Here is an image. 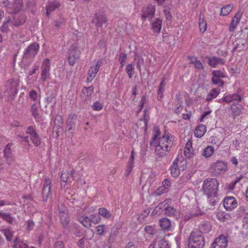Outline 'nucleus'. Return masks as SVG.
<instances>
[{
    "label": "nucleus",
    "mask_w": 248,
    "mask_h": 248,
    "mask_svg": "<svg viewBox=\"0 0 248 248\" xmlns=\"http://www.w3.org/2000/svg\"><path fill=\"white\" fill-rule=\"evenodd\" d=\"M209 170L214 176L217 177L224 174L228 169L227 163L217 160L210 165Z\"/></svg>",
    "instance_id": "39448f33"
},
{
    "label": "nucleus",
    "mask_w": 248,
    "mask_h": 248,
    "mask_svg": "<svg viewBox=\"0 0 248 248\" xmlns=\"http://www.w3.org/2000/svg\"><path fill=\"white\" fill-rule=\"evenodd\" d=\"M61 223L62 227L67 228L69 223V219L67 213L65 211H59Z\"/></svg>",
    "instance_id": "b1692460"
},
{
    "label": "nucleus",
    "mask_w": 248,
    "mask_h": 248,
    "mask_svg": "<svg viewBox=\"0 0 248 248\" xmlns=\"http://www.w3.org/2000/svg\"><path fill=\"white\" fill-rule=\"evenodd\" d=\"M159 225L161 228L164 230L169 231L171 227V223L168 218L163 217L160 219Z\"/></svg>",
    "instance_id": "72a5a7b5"
},
{
    "label": "nucleus",
    "mask_w": 248,
    "mask_h": 248,
    "mask_svg": "<svg viewBox=\"0 0 248 248\" xmlns=\"http://www.w3.org/2000/svg\"><path fill=\"white\" fill-rule=\"evenodd\" d=\"M175 159H178V167L179 169L183 171L186 169L187 161L186 160L183 158L182 157H177Z\"/></svg>",
    "instance_id": "37998d69"
},
{
    "label": "nucleus",
    "mask_w": 248,
    "mask_h": 248,
    "mask_svg": "<svg viewBox=\"0 0 248 248\" xmlns=\"http://www.w3.org/2000/svg\"><path fill=\"white\" fill-rule=\"evenodd\" d=\"M26 132L30 135V140L34 146L38 147L41 144V139L38 134L35 126L32 125L28 126Z\"/></svg>",
    "instance_id": "9d476101"
},
{
    "label": "nucleus",
    "mask_w": 248,
    "mask_h": 248,
    "mask_svg": "<svg viewBox=\"0 0 248 248\" xmlns=\"http://www.w3.org/2000/svg\"><path fill=\"white\" fill-rule=\"evenodd\" d=\"M214 152V148L212 146H207L203 151L202 155L205 158L210 157Z\"/></svg>",
    "instance_id": "ea45409f"
},
{
    "label": "nucleus",
    "mask_w": 248,
    "mask_h": 248,
    "mask_svg": "<svg viewBox=\"0 0 248 248\" xmlns=\"http://www.w3.org/2000/svg\"><path fill=\"white\" fill-rule=\"evenodd\" d=\"M55 126H58V128H61L63 125V119L62 117L60 115H57L54 120Z\"/></svg>",
    "instance_id": "09e8293b"
},
{
    "label": "nucleus",
    "mask_w": 248,
    "mask_h": 248,
    "mask_svg": "<svg viewBox=\"0 0 248 248\" xmlns=\"http://www.w3.org/2000/svg\"><path fill=\"white\" fill-rule=\"evenodd\" d=\"M158 248H170V245L168 242L165 239L159 240L157 244Z\"/></svg>",
    "instance_id": "864d4df0"
},
{
    "label": "nucleus",
    "mask_w": 248,
    "mask_h": 248,
    "mask_svg": "<svg viewBox=\"0 0 248 248\" xmlns=\"http://www.w3.org/2000/svg\"><path fill=\"white\" fill-rule=\"evenodd\" d=\"M223 205L226 210L231 211L238 206V202L235 197L227 196L223 200Z\"/></svg>",
    "instance_id": "f8f14e48"
},
{
    "label": "nucleus",
    "mask_w": 248,
    "mask_h": 248,
    "mask_svg": "<svg viewBox=\"0 0 248 248\" xmlns=\"http://www.w3.org/2000/svg\"><path fill=\"white\" fill-rule=\"evenodd\" d=\"M80 51L77 44H73L70 47L68 52V61L70 65L74 66L79 59Z\"/></svg>",
    "instance_id": "0eeeda50"
},
{
    "label": "nucleus",
    "mask_w": 248,
    "mask_h": 248,
    "mask_svg": "<svg viewBox=\"0 0 248 248\" xmlns=\"http://www.w3.org/2000/svg\"><path fill=\"white\" fill-rule=\"evenodd\" d=\"M169 202V201L166 200L163 202L160 203L156 207L154 211L155 210L157 211L158 208L159 209H164L165 215L170 217H173L175 219H178L180 218V213L179 211L174 208L173 207L169 206L168 204Z\"/></svg>",
    "instance_id": "423d86ee"
},
{
    "label": "nucleus",
    "mask_w": 248,
    "mask_h": 248,
    "mask_svg": "<svg viewBox=\"0 0 248 248\" xmlns=\"http://www.w3.org/2000/svg\"><path fill=\"white\" fill-rule=\"evenodd\" d=\"M228 239L221 234L217 237L212 244L211 248H226L228 246Z\"/></svg>",
    "instance_id": "4468645a"
},
{
    "label": "nucleus",
    "mask_w": 248,
    "mask_h": 248,
    "mask_svg": "<svg viewBox=\"0 0 248 248\" xmlns=\"http://www.w3.org/2000/svg\"><path fill=\"white\" fill-rule=\"evenodd\" d=\"M76 171L74 170H73L70 173L69 172L62 173L61 176V181L64 183L67 182H72L74 180V175Z\"/></svg>",
    "instance_id": "bb28decb"
},
{
    "label": "nucleus",
    "mask_w": 248,
    "mask_h": 248,
    "mask_svg": "<svg viewBox=\"0 0 248 248\" xmlns=\"http://www.w3.org/2000/svg\"><path fill=\"white\" fill-rule=\"evenodd\" d=\"M174 140V137L171 134L166 131L165 133L162 134L159 127L155 126L150 144L155 147V152L158 157L162 158L169 153L173 146Z\"/></svg>",
    "instance_id": "f257e3e1"
},
{
    "label": "nucleus",
    "mask_w": 248,
    "mask_h": 248,
    "mask_svg": "<svg viewBox=\"0 0 248 248\" xmlns=\"http://www.w3.org/2000/svg\"><path fill=\"white\" fill-rule=\"evenodd\" d=\"M13 145V143H7L3 150V156L13 155L11 147Z\"/></svg>",
    "instance_id": "8fccbe9b"
},
{
    "label": "nucleus",
    "mask_w": 248,
    "mask_h": 248,
    "mask_svg": "<svg viewBox=\"0 0 248 248\" xmlns=\"http://www.w3.org/2000/svg\"><path fill=\"white\" fill-rule=\"evenodd\" d=\"M92 23L97 27H101L103 24L107 25L106 16L102 13H96L92 19Z\"/></svg>",
    "instance_id": "ddd939ff"
},
{
    "label": "nucleus",
    "mask_w": 248,
    "mask_h": 248,
    "mask_svg": "<svg viewBox=\"0 0 248 248\" xmlns=\"http://www.w3.org/2000/svg\"><path fill=\"white\" fill-rule=\"evenodd\" d=\"M205 245L204 236L198 230L192 232L188 240V248H203Z\"/></svg>",
    "instance_id": "20e7f679"
},
{
    "label": "nucleus",
    "mask_w": 248,
    "mask_h": 248,
    "mask_svg": "<svg viewBox=\"0 0 248 248\" xmlns=\"http://www.w3.org/2000/svg\"><path fill=\"white\" fill-rule=\"evenodd\" d=\"M134 68L132 64H128L126 67V72L129 78H131Z\"/></svg>",
    "instance_id": "4d7b16f0"
},
{
    "label": "nucleus",
    "mask_w": 248,
    "mask_h": 248,
    "mask_svg": "<svg viewBox=\"0 0 248 248\" xmlns=\"http://www.w3.org/2000/svg\"><path fill=\"white\" fill-rule=\"evenodd\" d=\"M101 64L102 61L100 60H98L96 62L94 66H91L90 67V69L89 70L88 72V77L87 78L89 82L92 81L94 78L96 76L101 65Z\"/></svg>",
    "instance_id": "dca6fc26"
},
{
    "label": "nucleus",
    "mask_w": 248,
    "mask_h": 248,
    "mask_svg": "<svg viewBox=\"0 0 248 248\" xmlns=\"http://www.w3.org/2000/svg\"><path fill=\"white\" fill-rule=\"evenodd\" d=\"M0 217L10 224H12L14 221V217L9 213L0 211Z\"/></svg>",
    "instance_id": "58836bf2"
},
{
    "label": "nucleus",
    "mask_w": 248,
    "mask_h": 248,
    "mask_svg": "<svg viewBox=\"0 0 248 248\" xmlns=\"http://www.w3.org/2000/svg\"><path fill=\"white\" fill-rule=\"evenodd\" d=\"M77 119V116L76 114H71L67 120V129L71 133H73L74 130Z\"/></svg>",
    "instance_id": "412c9836"
},
{
    "label": "nucleus",
    "mask_w": 248,
    "mask_h": 248,
    "mask_svg": "<svg viewBox=\"0 0 248 248\" xmlns=\"http://www.w3.org/2000/svg\"><path fill=\"white\" fill-rule=\"evenodd\" d=\"M31 111L32 115L35 118H37L39 117V107L36 104H33L31 106Z\"/></svg>",
    "instance_id": "49530a36"
},
{
    "label": "nucleus",
    "mask_w": 248,
    "mask_h": 248,
    "mask_svg": "<svg viewBox=\"0 0 248 248\" xmlns=\"http://www.w3.org/2000/svg\"><path fill=\"white\" fill-rule=\"evenodd\" d=\"M197 217V214H195L193 213L192 211L189 212H186L183 217V220L185 221H187L193 217Z\"/></svg>",
    "instance_id": "052dcab7"
},
{
    "label": "nucleus",
    "mask_w": 248,
    "mask_h": 248,
    "mask_svg": "<svg viewBox=\"0 0 248 248\" xmlns=\"http://www.w3.org/2000/svg\"><path fill=\"white\" fill-rule=\"evenodd\" d=\"M170 186V182L168 179H166L162 182V186L159 187L157 190V193L158 195H161L163 193L167 192Z\"/></svg>",
    "instance_id": "5701e85b"
},
{
    "label": "nucleus",
    "mask_w": 248,
    "mask_h": 248,
    "mask_svg": "<svg viewBox=\"0 0 248 248\" xmlns=\"http://www.w3.org/2000/svg\"><path fill=\"white\" fill-rule=\"evenodd\" d=\"M205 59H207V63L209 65L213 68L216 67L218 64L224 65L225 64L223 59L219 57L206 56Z\"/></svg>",
    "instance_id": "f3484780"
},
{
    "label": "nucleus",
    "mask_w": 248,
    "mask_h": 248,
    "mask_svg": "<svg viewBox=\"0 0 248 248\" xmlns=\"http://www.w3.org/2000/svg\"><path fill=\"white\" fill-rule=\"evenodd\" d=\"M99 214H93L91 216L90 219L91 223H93L94 224H97L100 221V217L99 216Z\"/></svg>",
    "instance_id": "bf43d9fd"
},
{
    "label": "nucleus",
    "mask_w": 248,
    "mask_h": 248,
    "mask_svg": "<svg viewBox=\"0 0 248 248\" xmlns=\"http://www.w3.org/2000/svg\"><path fill=\"white\" fill-rule=\"evenodd\" d=\"M166 79L163 78L159 84L158 90L157 91V99L158 101H161L164 96V87L165 86Z\"/></svg>",
    "instance_id": "2f4dec72"
},
{
    "label": "nucleus",
    "mask_w": 248,
    "mask_h": 248,
    "mask_svg": "<svg viewBox=\"0 0 248 248\" xmlns=\"http://www.w3.org/2000/svg\"><path fill=\"white\" fill-rule=\"evenodd\" d=\"M46 97L45 101L47 103V104L49 103H52L55 105L56 103V94L53 90H49L46 93Z\"/></svg>",
    "instance_id": "a878e982"
},
{
    "label": "nucleus",
    "mask_w": 248,
    "mask_h": 248,
    "mask_svg": "<svg viewBox=\"0 0 248 248\" xmlns=\"http://www.w3.org/2000/svg\"><path fill=\"white\" fill-rule=\"evenodd\" d=\"M98 213L99 215L103 217L109 219L112 217L111 213L105 208H100L99 209Z\"/></svg>",
    "instance_id": "a19ab883"
},
{
    "label": "nucleus",
    "mask_w": 248,
    "mask_h": 248,
    "mask_svg": "<svg viewBox=\"0 0 248 248\" xmlns=\"http://www.w3.org/2000/svg\"><path fill=\"white\" fill-rule=\"evenodd\" d=\"M77 227L78 225L77 224H71L70 225H68V227L64 228V229H66L69 232L75 234L77 232Z\"/></svg>",
    "instance_id": "680f3d73"
},
{
    "label": "nucleus",
    "mask_w": 248,
    "mask_h": 248,
    "mask_svg": "<svg viewBox=\"0 0 248 248\" xmlns=\"http://www.w3.org/2000/svg\"><path fill=\"white\" fill-rule=\"evenodd\" d=\"M94 87L93 86H91L89 87H84L81 92V96L83 95L86 96L85 101L89 100L91 95L93 93Z\"/></svg>",
    "instance_id": "c9c22d12"
},
{
    "label": "nucleus",
    "mask_w": 248,
    "mask_h": 248,
    "mask_svg": "<svg viewBox=\"0 0 248 248\" xmlns=\"http://www.w3.org/2000/svg\"><path fill=\"white\" fill-rule=\"evenodd\" d=\"M220 92V89L215 88L212 89L207 95L205 100L207 102L212 101L213 99L216 98Z\"/></svg>",
    "instance_id": "f704fd0d"
},
{
    "label": "nucleus",
    "mask_w": 248,
    "mask_h": 248,
    "mask_svg": "<svg viewBox=\"0 0 248 248\" xmlns=\"http://www.w3.org/2000/svg\"><path fill=\"white\" fill-rule=\"evenodd\" d=\"M218 186L219 182L216 178H207L202 184V191L207 198H210V204L212 205L216 202L214 198L217 197Z\"/></svg>",
    "instance_id": "f03ea898"
},
{
    "label": "nucleus",
    "mask_w": 248,
    "mask_h": 248,
    "mask_svg": "<svg viewBox=\"0 0 248 248\" xmlns=\"http://www.w3.org/2000/svg\"><path fill=\"white\" fill-rule=\"evenodd\" d=\"M212 75L220 78H224L226 77L225 72L220 70L213 71Z\"/></svg>",
    "instance_id": "0e129e2a"
},
{
    "label": "nucleus",
    "mask_w": 248,
    "mask_h": 248,
    "mask_svg": "<svg viewBox=\"0 0 248 248\" xmlns=\"http://www.w3.org/2000/svg\"><path fill=\"white\" fill-rule=\"evenodd\" d=\"M39 45L36 43H33L29 45L24 52L23 59L27 60L34 58L39 49Z\"/></svg>",
    "instance_id": "6e6552de"
},
{
    "label": "nucleus",
    "mask_w": 248,
    "mask_h": 248,
    "mask_svg": "<svg viewBox=\"0 0 248 248\" xmlns=\"http://www.w3.org/2000/svg\"><path fill=\"white\" fill-rule=\"evenodd\" d=\"M155 6L151 4L144 7L142 10V14L141 15L142 20H145L146 19H152L155 15Z\"/></svg>",
    "instance_id": "2eb2a0df"
},
{
    "label": "nucleus",
    "mask_w": 248,
    "mask_h": 248,
    "mask_svg": "<svg viewBox=\"0 0 248 248\" xmlns=\"http://www.w3.org/2000/svg\"><path fill=\"white\" fill-rule=\"evenodd\" d=\"M51 182L49 177H46L43 184L42 190V197L43 201L45 202H46L48 199L51 198Z\"/></svg>",
    "instance_id": "1a4fd4ad"
},
{
    "label": "nucleus",
    "mask_w": 248,
    "mask_h": 248,
    "mask_svg": "<svg viewBox=\"0 0 248 248\" xmlns=\"http://www.w3.org/2000/svg\"><path fill=\"white\" fill-rule=\"evenodd\" d=\"M127 58V54L125 53H120L119 57V62L121 64V68H123Z\"/></svg>",
    "instance_id": "5fc2aeb1"
},
{
    "label": "nucleus",
    "mask_w": 248,
    "mask_h": 248,
    "mask_svg": "<svg viewBox=\"0 0 248 248\" xmlns=\"http://www.w3.org/2000/svg\"><path fill=\"white\" fill-rule=\"evenodd\" d=\"M60 6V3L58 1H53L48 3L46 6V14L49 16L52 12L58 9Z\"/></svg>",
    "instance_id": "7c9ffc66"
},
{
    "label": "nucleus",
    "mask_w": 248,
    "mask_h": 248,
    "mask_svg": "<svg viewBox=\"0 0 248 248\" xmlns=\"http://www.w3.org/2000/svg\"><path fill=\"white\" fill-rule=\"evenodd\" d=\"M178 162V159H175L170 168L171 175L173 177H177L180 174L181 170L179 168Z\"/></svg>",
    "instance_id": "cd10ccee"
},
{
    "label": "nucleus",
    "mask_w": 248,
    "mask_h": 248,
    "mask_svg": "<svg viewBox=\"0 0 248 248\" xmlns=\"http://www.w3.org/2000/svg\"><path fill=\"white\" fill-rule=\"evenodd\" d=\"M118 233L117 231H112L110 232L108 239L109 244H112L115 241Z\"/></svg>",
    "instance_id": "6e6d98bb"
},
{
    "label": "nucleus",
    "mask_w": 248,
    "mask_h": 248,
    "mask_svg": "<svg viewBox=\"0 0 248 248\" xmlns=\"http://www.w3.org/2000/svg\"><path fill=\"white\" fill-rule=\"evenodd\" d=\"M93 110L96 111L101 110L103 108V104L98 101H96L92 106Z\"/></svg>",
    "instance_id": "e2e57ef3"
},
{
    "label": "nucleus",
    "mask_w": 248,
    "mask_h": 248,
    "mask_svg": "<svg viewBox=\"0 0 248 248\" xmlns=\"http://www.w3.org/2000/svg\"><path fill=\"white\" fill-rule=\"evenodd\" d=\"M199 24L200 31L202 32H204L206 30L207 24L203 18H202L201 15L200 16Z\"/></svg>",
    "instance_id": "de8ad7c7"
},
{
    "label": "nucleus",
    "mask_w": 248,
    "mask_h": 248,
    "mask_svg": "<svg viewBox=\"0 0 248 248\" xmlns=\"http://www.w3.org/2000/svg\"><path fill=\"white\" fill-rule=\"evenodd\" d=\"M27 244L16 238L14 241V248H30Z\"/></svg>",
    "instance_id": "c03bdc74"
},
{
    "label": "nucleus",
    "mask_w": 248,
    "mask_h": 248,
    "mask_svg": "<svg viewBox=\"0 0 248 248\" xmlns=\"http://www.w3.org/2000/svg\"><path fill=\"white\" fill-rule=\"evenodd\" d=\"M206 131L205 125L200 124L194 130V135L197 138H201L204 135Z\"/></svg>",
    "instance_id": "e433bc0d"
},
{
    "label": "nucleus",
    "mask_w": 248,
    "mask_h": 248,
    "mask_svg": "<svg viewBox=\"0 0 248 248\" xmlns=\"http://www.w3.org/2000/svg\"><path fill=\"white\" fill-rule=\"evenodd\" d=\"M107 227L104 224L97 226L95 228L96 234L98 235L102 236L104 234Z\"/></svg>",
    "instance_id": "3c124183"
},
{
    "label": "nucleus",
    "mask_w": 248,
    "mask_h": 248,
    "mask_svg": "<svg viewBox=\"0 0 248 248\" xmlns=\"http://www.w3.org/2000/svg\"><path fill=\"white\" fill-rule=\"evenodd\" d=\"M42 68L41 78L44 81H45L48 75L50 68L48 67H42Z\"/></svg>",
    "instance_id": "13d9d810"
},
{
    "label": "nucleus",
    "mask_w": 248,
    "mask_h": 248,
    "mask_svg": "<svg viewBox=\"0 0 248 248\" xmlns=\"http://www.w3.org/2000/svg\"><path fill=\"white\" fill-rule=\"evenodd\" d=\"M11 18L8 17L0 27V31L3 33H8L10 31Z\"/></svg>",
    "instance_id": "c85d7f7f"
},
{
    "label": "nucleus",
    "mask_w": 248,
    "mask_h": 248,
    "mask_svg": "<svg viewBox=\"0 0 248 248\" xmlns=\"http://www.w3.org/2000/svg\"><path fill=\"white\" fill-rule=\"evenodd\" d=\"M231 109L234 118L238 116H239L242 113L241 108L240 107H237V106H232L231 107Z\"/></svg>",
    "instance_id": "603ef678"
},
{
    "label": "nucleus",
    "mask_w": 248,
    "mask_h": 248,
    "mask_svg": "<svg viewBox=\"0 0 248 248\" xmlns=\"http://www.w3.org/2000/svg\"><path fill=\"white\" fill-rule=\"evenodd\" d=\"M5 87V93L11 98L13 99L17 93V83L14 80L11 79L7 82Z\"/></svg>",
    "instance_id": "9b49d317"
},
{
    "label": "nucleus",
    "mask_w": 248,
    "mask_h": 248,
    "mask_svg": "<svg viewBox=\"0 0 248 248\" xmlns=\"http://www.w3.org/2000/svg\"><path fill=\"white\" fill-rule=\"evenodd\" d=\"M242 100V96L237 93L229 94L220 100L219 102H224L229 103L232 102H240Z\"/></svg>",
    "instance_id": "a211bd4d"
},
{
    "label": "nucleus",
    "mask_w": 248,
    "mask_h": 248,
    "mask_svg": "<svg viewBox=\"0 0 248 248\" xmlns=\"http://www.w3.org/2000/svg\"><path fill=\"white\" fill-rule=\"evenodd\" d=\"M151 24L153 30L156 33H159L162 27V20L159 18H156Z\"/></svg>",
    "instance_id": "4c0bfd02"
},
{
    "label": "nucleus",
    "mask_w": 248,
    "mask_h": 248,
    "mask_svg": "<svg viewBox=\"0 0 248 248\" xmlns=\"http://www.w3.org/2000/svg\"><path fill=\"white\" fill-rule=\"evenodd\" d=\"M212 81L215 84L222 86L223 84V81L220 79V78L216 77L214 75H213Z\"/></svg>",
    "instance_id": "69168bd1"
},
{
    "label": "nucleus",
    "mask_w": 248,
    "mask_h": 248,
    "mask_svg": "<svg viewBox=\"0 0 248 248\" xmlns=\"http://www.w3.org/2000/svg\"><path fill=\"white\" fill-rule=\"evenodd\" d=\"M229 216L225 212L218 211L217 213V217L220 221L224 222L227 220Z\"/></svg>",
    "instance_id": "a18cd8bd"
},
{
    "label": "nucleus",
    "mask_w": 248,
    "mask_h": 248,
    "mask_svg": "<svg viewBox=\"0 0 248 248\" xmlns=\"http://www.w3.org/2000/svg\"><path fill=\"white\" fill-rule=\"evenodd\" d=\"M211 228L212 226L210 222L203 221L199 226V230L198 231L201 232L202 234V233H207L211 231Z\"/></svg>",
    "instance_id": "393cba45"
},
{
    "label": "nucleus",
    "mask_w": 248,
    "mask_h": 248,
    "mask_svg": "<svg viewBox=\"0 0 248 248\" xmlns=\"http://www.w3.org/2000/svg\"><path fill=\"white\" fill-rule=\"evenodd\" d=\"M245 43L246 41L244 39H238L234 44L232 51H235L237 50L239 52H241V51L244 50L246 48Z\"/></svg>",
    "instance_id": "c756f323"
},
{
    "label": "nucleus",
    "mask_w": 248,
    "mask_h": 248,
    "mask_svg": "<svg viewBox=\"0 0 248 248\" xmlns=\"http://www.w3.org/2000/svg\"><path fill=\"white\" fill-rule=\"evenodd\" d=\"M184 155L186 157L188 158H192L195 155L192 149V143L190 140H189L186 143L184 150Z\"/></svg>",
    "instance_id": "4be33fe9"
},
{
    "label": "nucleus",
    "mask_w": 248,
    "mask_h": 248,
    "mask_svg": "<svg viewBox=\"0 0 248 248\" xmlns=\"http://www.w3.org/2000/svg\"><path fill=\"white\" fill-rule=\"evenodd\" d=\"M133 165L134 163L128 162V163L126 166V169L125 172V175L126 176L129 175L130 172H131L133 168Z\"/></svg>",
    "instance_id": "774afa93"
},
{
    "label": "nucleus",
    "mask_w": 248,
    "mask_h": 248,
    "mask_svg": "<svg viewBox=\"0 0 248 248\" xmlns=\"http://www.w3.org/2000/svg\"><path fill=\"white\" fill-rule=\"evenodd\" d=\"M26 16L23 14L15 15L11 19V24L17 27L23 25L26 21Z\"/></svg>",
    "instance_id": "6ab92c4d"
},
{
    "label": "nucleus",
    "mask_w": 248,
    "mask_h": 248,
    "mask_svg": "<svg viewBox=\"0 0 248 248\" xmlns=\"http://www.w3.org/2000/svg\"><path fill=\"white\" fill-rule=\"evenodd\" d=\"M242 15L240 12H237L233 18L232 19L231 23L229 26V31L233 32L235 31L237 25L239 24Z\"/></svg>",
    "instance_id": "aec40b11"
},
{
    "label": "nucleus",
    "mask_w": 248,
    "mask_h": 248,
    "mask_svg": "<svg viewBox=\"0 0 248 248\" xmlns=\"http://www.w3.org/2000/svg\"><path fill=\"white\" fill-rule=\"evenodd\" d=\"M0 6L9 14H16L23 9V0H1Z\"/></svg>",
    "instance_id": "7ed1b4c3"
},
{
    "label": "nucleus",
    "mask_w": 248,
    "mask_h": 248,
    "mask_svg": "<svg viewBox=\"0 0 248 248\" xmlns=\"http://www.w3.org/2000/svg\"><path fill=\"white\" fill-rule=\"evenodd\" d=\"M232 4H229L223 7L221 9L220 15L221 16H227L232 11Z\"/></svg>",
    "instance_id": "79ce46f5"
},
{
    "label": "nucleus",
    "mask_w": 248,
    "mask_h": 248,
    "mask_svg": "<svg viewBox=\"0 0 248 248\" xmlns=\"http://www.w3.org/2000/svg\"><path fill=\"white\" fill-rule=\"evenodd\" d=\"M78 220L85 228H90L92 226L90 218L87 216H81Z\"/></svg>",
    "instance_id": "473e14b6"
},
{
    "label": "nucleus",
    "mask_w": 248,
    "mask_h": 248,
    "mask_svg": "<svg viewBox=\"0 0 248 248\" xmlns=\"http://www.w3.org/2000/svg\"><path fill=\"white\" fill-rule=\"evenodd\" d=\"M30 98L33 101H36L37 99L38 95L36 91L33 90L31 91L29 93Z\"/></svg>",
    "instance_id": "338daca9"
}]
</instances>
